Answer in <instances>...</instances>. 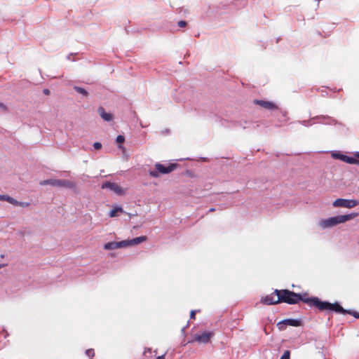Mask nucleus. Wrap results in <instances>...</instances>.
I'll return each mask as SVG.
<instances>
[{
    "label": "nucleus",
    "instance_id": "16",
    "mask_svg": "<svg viewBox=\"0 0 359 359\" xmlns=\"http://www.w3.org/2000/svg\"><path fill=\"white\" fill-rule=\"evenodd\" d=\"M316 119H323V122L327 124H335L337 121L328 116H316Z\"/></svg>",
    "mask_w": 359,
    "mask_h": 359
},
{
    "label": "nucleus",
    "instance_id": "34",
    "mask_svg": "<svg viewBox=\"0 0 359 359\" xmlns=\"http://www.w3.org/2000/svg\"><path fill=\"white\" fill-rule=\"evenodd\" d=\"M354 156H355V158H359V151L355 152V153L354 154Z\"/></svg>",
    "mask_w": 359,
    "mask_h": 359
},
{
    "label": "nucleus",
    "instance_id": "31",
    "mask_svg": "<svg viewBox=\"0 0 359 359\" xmlns=\"http://www.w3.org/2000/svg\"><path fill=\"white\" fill-rule=\"evenodd\" d=\"M151 349L150 348H147L145 349V351L144 352V354L146 355L147 353H151Z\"/></svg>",
    "mask_w": 359,
    "mask_h": 359
},
{
    "label": "nucleus",
    "instance_id": "29",
    "mask_svg": "<svg viewBox=\"0 0 359 359\" xmlns=\"http://www.w3.org/2000/svg\"><path fill=\"white\" fill-rule=\"evenodd\" d=\"M0 108L2 109L5 112L8 111V107L3 103L0 102Z\"/></svg>",
    "mask_w": 359,
    "mask_h": 359
},
{
    "label": "nucleus",
    "instance_id": "3",
    "mask_svg": "<svg viewBox=\"0 0 359 359\" xmlns=\"http://www.w3.org/2000/svg\"><path fill=\"white\" fill-rule=\"evenodd\" d=\"M177 168V164L176 163H170L168 166H165L164 165L156 163L155 164L156 170H149V174L151 177L157 178L159 177V174H169L171 172L174 171Z\"/></svg>",
    "mask_w": 359,
    "mask_h": 359
},
{
    "label": "nucleus",
    "instance_id": "4",
    "mask_svg": "<svg viewBox=\"0 0 359 359\" xmlns=\"http://www.w3.org/2000/svg\"><path fill=\"white\" fill-rule=\"evenodd\" d=\"M326 313L334 312L337 313H342V314H349L353 316L357 319H359V313L356 311L353 310H347L344 309L339 302H336L334 303H331L328 302Z\"/></svg>",
    "mask_w": 359,
    "mask_h": 359
},
{
    "label": "nucleus",
    "instance_id": "20",
    "mask_svg": "<svg viewBox=\"0 0 359 359\" xmlns=\"http://www.w3.org/2000/svg\"><path fill=\"white\" fill-rule=\"evenodd\" d=\"M74 89L76 93L83 95L84 97H88V93L83 88H81L79 86H74Z\"/></svg>",
    "mask_w": 359,
    "mask_h": 359
},
{
    "label": "nucleus",
    "instance_id": "23",
    "mask_svg": "<svg viewBox=\"0 0 359 359\" xmlns=\"http://www.w3.org/2000/svg\"><path fill=\"white\" fill-rule=\"evenodd\" d=\"M125 141V137L124 136L121 135H119L116 137V142L119 144L118 145V147L119 148H122V146L121 145V144H123Z\"/></svg>",
    "mask_w": 359,
    "mask_h": 359
},
{
    "label": "nucleus",
    "instance_id": "19",
    "mask_svg": "<svg viewBox=\"0 0 359 359\" xmlns=\"http://www.w3.org/2000/svg\"><path fill=\"white\" fill-rule=\"evenodd\" d=\"M103 248L106 250H111L116 249V241H111V242L107 243L104 245Z\"/></svg>",
    "mask_w": 359,
    "mask_h": 359
},
{
    "label": "nucleus",
    "instance_id": "28",
    "mask_svg": "<svg viewBox=\"0 0 359 359\" xmlns=\"http://www.w3.org/2000/svg\"><path fill=\"white\" fill-rule=\"evenodd\" d=\"M199 311H200V310H198V311L192 310L190 313V318L195 319L196 313L199 312Z\"/></svg>",
    "mask_w": 359,
    "mask_h": 359
},
{
    "label": "nucleus",
    "instance_id": "8",
    "mask_svg": "<svg viewBox=\"0 0 359 359\" xmlns=\"http://www.w3.org/2000/svg\"><path fill=\"white\" fill-rule=\"evenodd\" d=\"M214 335L212 332H204L201 334H196L194 338L189 342L198 341L202 344H207Z\"/></svg>",
    "mask_w": 359,
    "mask_h": 359
},
{
    "label": "nucleus",
    "instance_id": "14",
    "mask_svg": "<svg viewBox=\"0 0 359 359\" xmlns=\"http://www.w3.org/2000/svg\"><path fill=\"white\" fill-rule=\"evenodd\" d=\"M147 236H142L136 237L135 238L128 240L129 246L138 245V244L145 241L147 240Z\"/></svg>",
    "mask_w": 359,
    "mask_h": 359
},
{
    "label": "nucleus",
    "instance_id": "22",
    "mask_svg": "<svg viewBox=\"0 0 359 359\" xmlns=\"http://www.w3.org/2000/svg\"><path fill=\"white\" fill-rule=\"evenodd\" d=\"M117 212H123L122 208L121 207H118V208H116L111 210L110 211V212H109V216L111 217H116Z\"/></svg>",
    "mask_w": 359,
    "mask_h": 359
},
{
    "label": "nucleus",
    "instance_id": "37",
    "mask_svg": "<svg viewBox=\"0 0 359 359\" xmlns=\"http://www.w3.org/2000/svg\"><path fill=\"white\" fill-rule=\"evenodd\" d=\"M185 329H186V327H184L182 329V332H184Z\"/></svg>",
    "mask_w": 359,
    "mask_h": 359
},
{
    "label": "nucleus",
    "instance_id": "30",
    "mask_svg": "<svg viewBox=\"0 0 359 359\" xmlns=\"http://www.w3.org/2000/svg\"><path fill=\"white\" fill-rule=\"evenodd\" d=\"M43 94H44V95H49L50 94V90H49V89H48V88H45V89H43Z\"/></svg>",
    "mask_w": 359,
    "mask_h": 359
},
{
    "label": "nucleus",
    "instance_id": "32",
    "mask_svg": "<svg viewBox=\"0 0 359 359\" xmlns=\"http://www.w3.org/2000/svg\"><path fill=\"white\" fill-rule=\"evenodd\" d=\"M156 359H165V354L158 356Z\"/></svg>",
    "mask_w": 359,
    "mask_h": 359
},
{
    "label": "nucleus",
    "instance_id": "10",
    "mask_svg": "<svg viewBox=\"0 0 359 359\" xmlns=\"http://www.w3.org/2000/svg\"><path fill=\"white\" fill-rule=\"evenodd\" d=\"M261 302L266 305H275L279 304V302H278V297L274 292L262 298L261 299Z\"/></svg>",
    "mask_w": 359,
    "mask_h": 359
},
{
    "label": "nucleus",
    "instance_id": "15",
    "mask_svg": "<svg viewBox=\"0 0 359 359\" xmlns=\"http://www.w3.org/2000/svg\"><path fill=\"white\" fill-rule=\"evenodd\" d=\"M75 183L72 181L67 180H60V187L73 189L75 187Z\"/></svg>",
    "mask_w": 359,
    "mask_h": 359
},
{
    "label": "nucleus",
    "instance_id": "6",
    "mask_svg": "<svg viewBox=\"0 0 359 359\" xmlns=\"http://www.w3.org/2000/svg\"><path fill=\"white\" fill-rule=\"evenodd\" d=\"M102 189H109L118 196H122L125 194V189L117 183L106 181L102 183Z\"/></svg>",
    "mask_w": 359,
    "mask_h": 359
},
{
    "label": "nucleus",
    "instance_id": "12",
    "mask_svg": "<svg viewBox=\"0 0 359 359\" xmlns=\"http://www.w3.org/2000/svg\"><path fill=\"white\" fill-rule=\"evenodd\" d=\"M97 112L100 117L105 121L109 122L114 118L113 115L111 113L106 112L103 107H99L97 109Z\"/></svg>",
    "mask_w": 359,
    "mask_h": 359
},
{
    "label": "nucleus",
    "instance_id": "33",
    "mask_svg": "<svg viewBox=\"0 0 359 359\" xmlns=\"http://www.w3.org/2000/svg\"><path fill=\"white\" fill-rule=\"evenodd\" d=\"M309 122V121H302L301 123H302L303 125L306 126V125H307V123H308Z\"/></svg>",
    "mask_w": 359,
    "mask_h": 359
},
{
    "label": "nucleus",
    "instance_id": "26",
    "mask_svg": "<svg viewBox=\"0 0 359 359\" xmlns=\"http://www.w3.org/2000/svg\"><path fill=\"white\" fill-rule=\"evenodd\" d=\"M102 145L100 142H96L93 144V147L95 149H100L102 148Z\"/></svg>",
    "mask_w": 359,
    "mask_h": 359
},
{
    "label": "nucleus",
    "instance_id": "21",
    "mask_svg": "<svg viewBox=\"0 0 359 359\" xmlns=\"http://www.w3.org/2000/svg\"><path fill=\"white\" fill-rule=\"evenodd\" d=\"M13 198L8 195H0V201H7L11 204H12Z\"/></svg>",
    "mask_w": 359,
    "mask_h": 359
},
{
    "label": "nucleus",
    "instance_id": "9",
    "mask_svg": "<svg viewBox=\"0 0 359 359\" xmlns=\"http://www.w3.org/2000/svg\"><path fill=\"white\" fill-rule=\"evenodd\" d=\"M332 157L335 159H339L345 163L350 164H356L359 165V159H357L353 157H351L341 153H333L332 154Z\"/></svg>",
    "mask_w": 359,
    "mask_h": 359
},
{
    "label": "nucleus",
    "instance_id": "17",
    "mask_svg": "<svg viewBox=\"0 0 359 359\" xmlns=\"http://www.w3.org/2000/svg\"><path fill=\"white\" fill-rule=\"evenodd\" d=\"M12 205H13L15 206H20L22 208H26V207H28L30 205V203L29 202L18 201L16 199L13 198Z\"/></svg>",
    "mask_w": 359,
    "mask_h": 359
},
{
    "label": "nucleus",
    "instance_id": "11",
    "mask_svg": "<svg viewBox=\"0 0 359 359\" xmlns=\"http://www.w3.org/2000/svg\"><path fill=\"white\" fill-rule=\"evenodd\" d=\"M254 103L266 109L273 110L278 107L273 102L262 100H255Z\"/></svg>",
    "mask_w": 359,
    "mask_h": 359
},
{
    "label": "nucleus",
    "instance_id": "24",
    "mask_svg": "<svg viewBox=\"0 0 359 359\" xmlns=\"http://www.w3.org/2000/svg\"><path fill=\"white\" fill-rule=\"evenodd\" d=\"M86 354L89 358H93L95 355L94 350L93 348H89L86 351Z\"/></svg>",
    "mask_w": 359,
    "mask_h": 359
},
{
    "label": "nucleus",
    "instance_id": "36",
    "mask_svg": "<svg viewBox=\"0 0 359 359\" xmlns=\"http://www.w3.org/2000/svg\"><path fill=\"white\" fill-rule=\"evenodd\" d=\"M215 210V208H212L209 210V212H214Z\"/></svg>",
    "mask_w": 359,
    "mask_h": 359
},
{
    "label": "nucleus",
    "instance_id": "7",
    "mask_svg": "<svg viewBox=\"0 0 359 359\" xmlns=\"http://www.w3.org/2000/svg\"><path fill=\"white\" fill-rule=\"evenodd\" d=\"M302 320L301 319H292L287 318L284 319L278 323L277 326L280 330H285L284 325H290L293 327H299L302 325Z\"/></svg>",
    "mask_w": 359,
    "mask_h": 359
},
{
    "label": "nucleus",
    "instance_id": "5",
    "mask_svg": "<svg viewBox=\"0 0 359 359\" xmlns=\"http://www.w3.org/2000/svg\"><path fill=\"white\" fill-rule=\"evenodd\" d=\"M358 205L359 201L355 199L337 198L332 203V205L335 208H353Z\"/></svg>",
    "mask_w": 359,
    "mask_h": 359
},
{
    "label": "nucleus",
    "instance_id": "35",
    "mask_svg": "<svg viewBox=\"0 0 359 359\" xmlns=\"http://www.w3.org/2000/svg\"><path fill=\"white\" fill-rule=\"evenodd\" d=\"M235 126H241V122H236L235 124H234Z\"/></svg>",
    "mask_w": 359,
    "mask_h": 359
},
{
    "label": "nucleus",
    "instance_id": "38",
    "mask_svg": "<svg viewBox=\"0 0 359 359\" xmlns=\"http://www.w3.org/2000/svg\"><path fill=\"white\" fill-rule=\"evenodd\" d=\"M4 264H0V269L4 266Z\"/></svg>",
    "mask_w": 359,
    "mask_h": 359
},
{
    "label": "nucleus",
    "instance_id": "25",
    "mask_svg": "<svg viewBox=\"0 0 359 359\" xmlns=\"http://www.w3.org/2000/svg\"><path fill=\"white\" fill-rule=\"evenodd\" d=\"M290 351L287 350V351H285V352L283 353V355L280 357V359H290Z\"/></svg>",
    "mask_w": 359,
    "mask_h": 359
},
{
    "label": "nucleus",
    "instance_id": "1",
    "mask_svg": "<svg viewBox=\"0 0 359 359\" xmlns=\"http://www.w3.org/2000/svg\"><path fill=\"white\" fill-rule=\"evenodd\" d=\"M274 293L278 297V302H279V303L283 302L288 304H296L299 302H302L311 308H313L318 311H326L328 302L323 301L318 297H309L307 293H296L287 289H276Z\"/></svg>",
    "mask_w": 359,
    "mask_h": 359
},
{
    "label": "nucleus",
    "instance_id": "18",
    "mask_svg": "<svg viewBox=\"0 0 359 359\" xmlns=\"http://www.w3.org/2000/svg\"><path fill=\"white\" fill-rule=\"evenodd\" d=\"M116 249L123 248L129 246L128 240H124L121 241H116Z\"/></svg>",
    "mask_w": 359,
    "mask_h": 359
},
{
    "label": "nucleus",
    "instance_id": "39",
    "mask_svg": "<svg viewBox=\"0 0 359 359\" xmlns=\"http://www.w3.org/2000/svg\"><path fill=\"white\" fill-rule=\"evenodd\" d=\"M357 172L359 173V168L356 170Z\"/></svg>",
    "mask_w": 359,
    "mask_h": 359
},
{
    "label": "nucleus",
    "instance_id": "2",
    "mask_svg": "<svg viewBox=\"0 0 359 359\" xmlns=\"http://www.w3.org/2000/svg\"><path fill=\"white\" fill-rule=\"evenodd\" d=\"M358 216V212H352L344 215H337L327 219H323L320 221V226L322 229L330 228L337 226L339 224L344 223L347 221L351 220Z\"/></svg>",
    "mask_w": 359,
    "mask_h": 359
},
{
    "label": "nucleus",
    "instance_id": "13",
    "mask_svg": "<svg viewBox=\"0 0 359 359\" xmlns=\"http://www.w3.org/2000/svg\"><path fill=\"white\" fill-rule=\"evenodd\" d=\"M41 185H50L52 187H60V180L50 179L40 182Z\"/></svg>",
    "mask_w": 359,
    "mask_h": 359
},
{
    "label": "nucleus",
    "instance_id": "27",
    "mask_svg": "<svg viewBox=\"0 0 359 359\" xmlns=\"http://www.w3.org/2000/svg\"><path fill=\"white\" fill-rule=\"evenodd\" d=\"M187 22L184 20H180L178 22V25L180 27H185L187 26Z\"/></svg>",
    "mask_w": 359,
    "mask_h": 359
}]
</instances>
